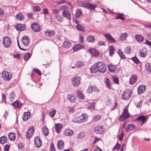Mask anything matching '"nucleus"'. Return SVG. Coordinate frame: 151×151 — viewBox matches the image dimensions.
Returning a JSON list of instances; mask_svg holds the SVG:
<instances>
[{
	"mask_svg": "<svg viewBox=\"0 0 151 151\" xmlns=\"http://www.w3.org/2000/svg\"><path fill=\"white\" fill-rule=\"evenodd\" d=\"M76 66L78 68H81L84 65V63L83 62L79 61L78 62L76 65Z\"/></svg>",
	"mask_w": 151,
	"mask_h": 151,
	"instance_id": "nucleus-41",
	"label": "nucleus"
},
{
	"mask_svg": "<svg viewBox=\"0 0 151 151\" xmlns=\"http://www.w3.org/2000/svg\"><path fill=\"white\" fill-rule=\"evenodd\" d=\"M81 78L78 77H74L72 79V83L74 86H78L80 83L81 81Z\"/></svg>",
	"mask_w": 151,
	"mask_h": 151,
	"instance_id": "nucleus-9",
	"label": "nucleus"
},
{
	"mask_svg": "<svg viewBox=\"0 0 151 151\" xmlns=\"http://www.w3.org/2000/svg\"><path fill=\"white\" fill-rule=\"evenodd\" d=\"M89 51L94 57H97L98 56L99 52L97 50L91 48L89 49Z\"/></svg>",
	"mask_w": 151,
	"mask_h": 151,
	"instance_id": "nucleus-16",
	"label": "nucleus"
},
{
	"mask_svg": "<svg viewBox=\"0 0 151 151\" xmlns=\"http://www.w3.org/2000/svg\"><path fill=\"white\" fill-rule=\"evenodd\" d=\"M83 46L81 44H78L74 46L72 49L74 52H76L83 48Z\"/></svg>",
	"mask_w": 151,
	"mask_h": 151,
	"instance_id": "nucleus-20",
	"label": "nucleus"
},
{
	"mask_svg": "<svg viewBox=\"0 0 151 151\" xmlns=\"http://www.w3.org/2000/svg\"><path fill=\"white\" fill-rule=\"evenodd\" d=\"M135 38L136 40L139 42H142L144 40L143 37L140 35H135Z\"/></svg>",
	"mask_w": 151,
	"mask_h": 151,
	"instance_id": "nucleus-35",
	"label": "nucleus"
},
{
	"mask_svg": "<svg viewBox=\"0 0 151 151\" xmlns=\"http://www.w3.org/2000/svg\"><path fill=\"white\" fill-rule=\"evenodd\" d=\"M145 68L148 72H151V64L150 63H147L145 65Z\"/></svg>",
	"mask_w": 151,
	"mask_h": 151,
	"instance_id": "nucleus-43",
	"label": "nucleus"
},
{
	"mask_svg": "<svg viewBox=\"0 0 151 151\" xmlns=\"http://www.w3.org/2000/svg\"><path fill=\"white\" fill-rule=\"evenodd\" d=\"M63 15L68 20L71 19V15L70 13L68 12V10H65L63 11Z\"/></svg>",
	"mask_w": 151,
	"mask_h": 151,
	"instance_id": "nucleus-17",
	"label": "nucleus"
},
{
	"mask_svg": "<svg viewBox=\"0 0 151 151\" xmlns=\"http://www.w3.org/2000/svg\"><path fill=\"white\" fill-rule=\"evenodd\" d=\"M67 98L71 103H74L76 101L75 96L71 94L68 96Z\"/></svg>",
	"mask_w": 151,
	"mask_h": 151,
	"instance_id": "nucleus-31",
	"label": "nucleus"
},
{
	"mask_svg": "<svg viewBox=\"0 0 151 151\" xmlns=\"http://www.w3.org/2000/svg\"><path fill=\"white\" fill-rule=\"evenodd\" d=\"M2 76L3 79L6 81H9L12 77L11 73L10 72L6 71H3Z\"/></svg>",
	"mask_w": 151,
	"mask_h": 151,
	"instance_id": "nucleus-5",
	"label": "nucleus"
},
{
	"mask_svg": "<svg viewBox=\"0 0 151 151\" xmlns=\"http://www.w3.org/2000/svg\"><path fill=\"white\" fill-rule=\"evenodd\" d=\"M31 28L36 32H38L40 30V27L37 23H32L31 25Z\"/></svg>",
	"mask_w": 151,
	"mask_h": 151,
	"instance_id": "nucleus-10",
	"label": "nucleus"
},
{
	"mask_svg": "<svg viewBox=\"0 0 151 151\" xmlns=\"http://www.w3.org/2000/svg\"><path fill=\"white\" fill-rule=\"evenodd\" d=\"M108 67L109 71L112 73L115 72L117 68L116 66L112 63H110L108 65Z\"/></svg>",
	"mask_w": 151,
	"mask_h": 151,
	"instance_id": "nucleus-13",
	"label": "nucleus"
},
{
	"mask_svg": "<svg viewBox=\"0 0 151 151\" xmlns=\"http://www.w3.org/2000/svg\"><path fill=\"white\" fill-rule=\"evenodd\" d=\"M116 19H120L122 20H124L125 19L124 17V15L122 14L117 13L116 17H115Z\"/></svg>",
	"mask_w": 151,
	"mask_h": 151,
	"instance_id": "nucleus-40",
	"label": "nucleus"
},
{
	"mask_svg": "<svg viewBox=\"0 0 151 151\" xmlns=\"http://www.w3.org/2000/svg\"><path fill=\"white\" fill-rule=\"evenodd\" d=\"M137 79V76L136 75L132 76L130 78V83L131 85L134 84L136 81Z\"/></svg>",
	"mask_w": 151,
	"mask_h": 151,
	"instance_id": "nucleus-30",
	"label": "nucleus"
},
{
	"mask_svg": "<svg viewBox=\"0 0 151 151\" xmlns=\"http://www.w3.org/2000/svg\"><path fill=\"white\" fill-rule=\"evenodd\" d=\"M118 53L121 59H126V57L120 50H119Z\"/></svg>",
	"mask_w": 151,
	"mask_h": 151,
	"instance_id": "nucleus-49",
	"label": "nucleus"
},
{
	"mask_svg": "<svg viewBox=\"0 0 151 151\" xmlns=\"http://www.w3.org/2000/svg\"><path fill=\"white\" fill-rule=\"evenodd\" d=\"M124 52L126 54H130L131 52V50L130 47H127L124 49Z\"/></svg>",
	"mask_w": 151,
	"mask_h": 151,
	"instance_id": "nucleus-50",
	"label": "nucleus"
},
{
	"mask_svg": "<svg viewBox=\"0 0 151 151\" xmlns=\"http://www.w3.org/2000/svg\"><path fill=\"white\" fill-rule=\"evenodd\" d=\"M136 128L135 126L132 124H129L126 127L125 130L127 132L135 129Z\"/></svg>",
	"mask_w": 151,
	"mask_h": 151,
	"instance_id": "nucleus-19",
	"label": "nucleus"
},
{
	"mask_svg": "<svg viewBox=\"0 0 151 151\" xmlns=\"http://www.w3.org/2000/svg\"><path fill=\"white\" fill-rule=\"evenodd\" d=\"M94 130L95 132L97 134H101L103 133L104 129L102 126H97L95 128Z\"/></svg>",
	"mask_w": 151,
	"mask_h": 151,
	"instance_id": "nucleus-18",
	"label": "nucleus"
},
{
	"mask_svg": "<svg viewBox=\"0 0 151 151\" xmlns=\"http://www.w3.org/2000/svg\"><path fill=\"white\" fill-rule=\"evenodd\" d=\"M77 95L80 99H83L84 95L81 91H78L77 92Z\"/></svg>",
	"mask_w": 151,
	"mask_h": 151,
	"instance_id": "nucleus-48",
	"label": "nucleus"
},
{
	"mask_svg": "<svg viewBox=\"0 0 151 151\" xmlns=\"http://www.w3.org/2000/svg\"><path fill=\"white\" fill-rule=\"evenodd\" d=\"M92 86L90 85L88 87L87 90L88 93H91L93 92Z\"/></svg>",
	"mask_w": 151,
	"mask_h": 151,
	"instance_id": "nucleus-58",
	"label": "nucleus"
},
{
	"mask_svg": "<svg viewBox=\"0 0 151 151\" xmlns=\"http://www.w3.org/2000/svg\"><path fill=\"white\" fill-rule=\"evenodd\" d=\"M45 34L48 36H51L55 35V31L54 30H48L45 32Z\"/></svg>",
	"mask_w": 151,
	"mask_h": 151,
	"instance_id": "nucleus-32",
	"label": "nucleus"
},
{
	"mask_svg": "<svg viewBox=\"0 0 151 151\" xmlns=\"http://www.w3.org/2000/svg\"><path fill=\"white\" fill-rule=\"evenodd\" d=\"M129 114L127 109L126 108H124L122 115L119 117V121L122 122L127 119L129 118Z\"/></svg>",
	"mask_w": 151,
	"mask_h": 151,
	"instance_id": "nucleus-2",
	"label": "nucleus"
},
{
	"mask_svg": "<svg viewBox=\"0 0 151 151\" xmlns=\"http://www.w3.org/2000/svg\"><path fill=\"white\" fill-rule=\"evenodd\" d=\"M127 36V34L126 33H124L121 34L119 37V40L120 41H123L126 39V37Z\"/></svg>",
	"mask_w": 151,
	"mask_h": 151,
	"instance_id": "nucleus-36",
	"label": "nucleus"
},
{
	"mask_svg": "<svg viewBox=\"0 0 151 151\" xmlns=\"http://www.w3.org/2000/svg\"><path fill=\"white\" fill-rule=\"evenodd\" d=\"M131 90L128 89L126 90L123 93L122 96V99L125 100H128L131 96Z\"/></svg>",
	"mask_w": 151,
	"mask_h": 151,
	"instance_id": "nucleus-4",
	"label": "nucleus"
},
{
	"mask_svg": "<svg viewBox=\"0 0 151 151\" xmlns=\"http://www.w3.org/2000/svg\"><path fill=\"white\" fill-rule=\"evenodd\" d=\"M124 136V133L123 132H122L121 134H119V138L120 140H122Z\"/></svg>",
	"mask_w": 151,
	"mask_h": 151,
	"instance_id": "nucleus-63",
	"label": "nucleus"
},
{
	"mask_svg": "<svg viewBox=\"0 0 151 151\" xmlns=\"http://www.w3.org/2000/svg\"><path fill=\"white\" fill-rule=\"evenodd\" d=\"M146 88V86L145 85H140L137 88L138 93L140 94L143 93L145 91Z\"/></svg>",
	"mask_w": 151,
	"mask_h": 151,
	"instance_id": "nucleus-15",
	"label": "nucleus"
},
{
	"mask_svg": "<svg viewBox=\"0 0 151 151\" xmlns=\"http://www.w3.org/2000/svg\"><path fill=\"white\" fill-rule=\"evenodd\" d=\"M131 59L136 64H139V61L137 58L135 56L134 57L131 58Z\"/></svg>",
	"mask_w": 151,
	"mask_h": 151,
	"instance_id": "nucleus-52",
	"label": "nucleus"
},
{
	"mask_svg": "<svg viewBox=\"0 0 151 151\" xmlns=\"http://www.w3.org/2000/svg\"><path fill=\"white\" fill-rule=\"evenodd\" d=\"M99 72L104 73L107 70L105 63L102 62H99L96 63Z\"/></svg>",
	"mask_w": 151,
	"mask_h": 151,
	"instance_id": "nucleus-1",
	"label": "nucleus"
},
{
	"mask_svg": "<svg viewBox=\"0 0 151 151\" xmlns=\"http://www.w3.org/2000/svg\"><path fill=\"white\" fill-rule=\"evenodd\" d=\"M55 18L57 21L60 22H62L63 21V18L60 15H57L55 16Z\"/></svg>",
	"mask_w": 151,
	"mask_h": 151,
	"instance_id": "nucleus-51",
	"label": "nucleus"
},
{
	"mask_svg": "<svg viewBox=\"0 0 151 151\" xmlns=\"http://www.w3.org/2000/svg\"><path fill=\"white\" fill-rule=\"evenodd\" d=\"M104 36L106 38L109 42H115L116 41L115 39L111 36L110 34H105L104 35Z\"/></svg>",
	"mask_w": 151,
	"mask_h": 151,
	"instance_id": "nucleus-11",
	"label": "nucleus"
},
{
	"mask_svg": "<svg viewBox=\"0 0 151 151\" xmlns=\"http://www.w3.org/2000/svg\"><path fill=\"white\" fill-rule=\"evenodd\" d=\"M31 54L30 53H28L25 54L24 57V59L25 60H27L30 57Z\"/></svg>",
	"mask_w": 151,
	"mask_h": 151,
	"instance_id": "nucleus-54",
	"label": "nucleus"
},
{
	"mask_svg": "<svg viewBox=\"0 0 151 151\" xmlns=\"http://www.w3.org/2000/svg\"><path fill=\"white\" fill-rule=\"evenodd\" d=\"M120 145L119 144H117L115 145L114 147V148L113 149H116L117 150H118L119 149L120 147Z\"/></svg>",
	"mask_w": 151,
	"mask_h": 151,
	"instance_id": "nucleus-64",
	"label": "nucleus"
},
{
	"mask_svg": "<svg viewBox=\"0 0 151 151\" xmlns=\"http://www.w3.org/2000/svg\"><path fill=\"white\" fill-rule=\"evenodd\" d=\"M101 116L100 115H96L95 116L93 119V120L95 122H96L100 119Z\"/></svg>",
	"mask_w": 151,
	"mask_h": 151,
	"instance_id": "nucleus-53",
	"label": "nucleus"
},
{
	"mask_svg": "<svg viewBox=\"0 0 151 151\" xmlns=\"http://www.w3.org/2000/svg\"><path fill=\"white\" fill-rule=\"evenodd\" d=\"M74 133L73 131L70 129H66L64 132V134L67 136H70L72 135Z\"/></svg>",
	"mask_w": 151,
	"mask_h": 151,
	"instance_id": "nucleus-22",
	"label": "nucleus"
},
{
	"mask_svg": "<svg viewBox=\"0 0 151 151\" xmlns=\"http://www.w3.org/2000/svg\"><path fill=\"white\" fill-rule=\"evenodd\" d=\"M90 71L92 73L99 72L96 63L95 65H93L90 68Z\"/></svg>",
	"mask_w": 151,
	"mask_h": 151,
	"instance_id": "nucleus-25",
	"label": "nucleus"
},
{
	"mask_svg": "<svg viewBox=\"0 0 151 151\" xmlns=\"http://www.w3.org/2000/svg\"><path fill=\"white\" fill-rule=\"evenodd\" d=\"M58 148L60 150H62L64 149V142L62 140H59L57 144Z\"/></svg>",
	"mask_w": 151,
	"mask_h": 151,
	"instance_id": "nucleus-24",
	"label": "nucleus"
},
{
	"mask_svg": "<svg viewBox=\"0 0 151 151\" xmlns=\"http://www.w3.org/2000/svg\"><path fill=\"white\" fill-rule=\"evenodd\" d=\"M72 122L74 123L79 124L78 119V117L73 119L72 120Z\"/></svg>",
	"mask_w": 151,
	"mask_h": 151,
	"instance_id": "nucleus-61",
	"label": "nucleus"
},
{
	"mask_svg": "<svg viewBox=\"0 0 151 151\" xmlns=\"http://www.w3.org/2000/svg\"><path fill=\"white\" fill-rule=\"evenodd\" d=\"M35 145L37 147H40L42 145V142L40 137L37 136L35 138Z\"/></svg>",
	"mask_w": 151,
	"mask_h": 151,
	"instance_id": "nucleus-12",
	"label": "nucleus"
},
{
	"mask_svg": "<svg viewBox=\"0 0 151 151\" xmlns=\"http://www.w3.org/2000/svg\"><path fill=\"white\" fill-rule=\"evenodd\" d=\"M22 104L16 101L12 103L13 105L15 107L17 108H19L22 105Z\"/></svg>",
	"mask_w": 151,
	"mask_h": 151,
	"instance_id": "nucleus-47",
	"label": "nucleus"
},
{
	"mask_svg": "<svg viewBox=\"0 0 151 151\" xmlns=\"http://www.w3.org/2000/svg\"><path fill=\"white\" fill-rule=\"evenodd\" d=\"M87 40L88 42H93L95 41V38L93 36L89 35L87 37Z\"/></svg>",
	"mask_w": 151,
	"mask_h": 151,
	"instance_id": "nucleus-37",
	"label": "nucleus"
},
{
	"mask_svg": "<svg viewBox=\"0 0 151 151\" xmlns=\"http://www.w3.org/2000/svg\"><path fill=\"white\" fill-rule=\"evenodd\" d=\"M84 136V134L83 133H80L77 135V137L78 139H81Z\"/></svg>",
	"mask_w": 151,
	"mask_h": 151,
	"instance_id": "nucleus-57",
	"label": "nucleus"
},
{
	"mask_svg": "<svg viewBox=\"0 0 151 151\" xmlns=\"http://www.w3.org/2000/svg\"><path fill=\"white\" fill-rule=\"evenodd\" d=\"M105 83L109 88L110 87V83L109 82V80L108 79H107L106 80Z\"/></svg>",
	"mask_w": 151,
	"mask_h": 151,
	"instance_id": "nucleus-62",
	"label": "nucleus"
},
{
	"mask_svg": "<svg viewBox=\"0 0 151 151\" xmlns=\"http://www.w3.org/2000/svg\"><path fill=\"white\" fill-rule=\"evenodd\" d=\"M114 48L113 46L111 45L109 47V54L110 56H112L114 54Z\"/></svg>",
	"mask_w": 151,
	"mask_h": 151,
	"instance_id": "nucleus-45",
	"label": "nucleus"
},
{
	"mask_svg": "<svg viewBox=\"0 0 151 151\" xmlns=\"http://www.w3.org/2000/svg\"><path fill=\"white\" fill-rule=\"evenodd\" d=\"M42 130L43 133L45 136H47L48 135L49 129L45 126H44L42 127Z\"/></svg>",
	"mask_w": 151,
	"mask_h": 151,
	"instance_id": "nucleus-29",
	"label": "nucleus"
},
{
	"mask_svg": "<svg viewBox=\"0 0 151 151\" xmlns=\"http://www.w3.org/2000/svg\"><path fill=\"white\" fill-rule=\"evenodd\" d=\"M8 137L11 140H14L15 139L16 134L13 132H11L8 134Z\"/></svg>",
	"mask_w": 151,
	"mask_h": 151,
	"instance_id": "nucleus-34",
	"label": "nucleus"
},
{
	"mask_svg": "<svg viewBox=\"0 0 151 151\" xmlns=\"http://www.w3.org/2000/svg\"><path fill=\"white\" fill-rule=\"evenodd\" d=\"M71 44L70 41H65L63 44V47L66 48H68L70 47Z\"/></svg>",
	"mask_w": 151,
	"mask_h": 151,
	"instance_id": "nucleus-27",
	"label": "nucleus"
},
{
	"mask_svg": "<svg viewBox=\"0 0 151 151\" xmlns=\"http://www.w3.org/2000/svg\"><path fill=\"white\" fill-rule=\"evenodd\" d=\"M15 97V94L14 92L10 93L9 96V98L11 102H12L14 100V99Z\"/></svg>",
	"mask_w": 151,
	"mask_h": 151,
	"instance_id": "nucleus-46",
	"label": "nucleus"
},
{
	"mask_svg": "<svg viewBox=\"0 0 151 151\" xmlns=\"http://www.w3.org/2000/svg\"><path fill=\"white\" fill-rule=\"evenodd\" d=\"M113 80L114 82L118 84L119 83V80L118 78L115 77L114 76H113Z\"/></svg>",
	"mask_w": 151,
	"mask_h": 151,
	"instance_id": "nucleus-60",
	"label": "nucleus"
},
{
	"mask_svg": "<svg viewBox=\"0 0 151 151\" xmlns=\"http://www.w3.org/2000/svg\"><path fill=\"white\" fill-rule=\"evenodd\" d=\"M15 27L17 30L21 31L25 29V25L24 24H18Z\"/></svg>",
	"mask_w": 151,
	"mask_h": 151,
	"instance_id": "nucleus-23",
	"label": "nucleus"
},
{
	"mask_svg": "<svg viewBox=\"0 0 151 151\" xmlns=\"http://www.w3.org/2000/svg\"><path fill=\"white\" fill-rule=\"evenodd\" d=\"M22 41L23 44L24 45L27 47L28 49L30 47L29 46V37L26 36H24L23 37L22 39Z\"/></svg>",
	"mask_w": 151,
	"mask_h": 151,
	"instance_id": "nucleus-6",
	"label": "nucleus"
},
{
	"mask_svg": "<svg viewBox=\"0 0 151 151\" xmlns=\"http://www.w3.org/2000/svg\"><path fill=\"white\" fill-rule=\"evenodd\" d=\"M62 127V125L61 124L58 123L56 124L55 125V128L56 131L58 133H59L60 130L61 129Z\"/></svg>",
	"mask_w": 151,
	"mask_h": 151,
	"instance_id": "nucleus-33",
	"label": "nucleus"
},
{
	"mask_svg": "<svg viewBox=\"0 0 151 151\" xmlns=\"http://www.w3.org/2000/svg\"><path fill=\"white\" fill-rule=\"evenodd\" d=\"M82 6L92 10H94L97 7V5L95 4H92L90 3H85L83 4H82Z\"/></svg>",
	"mask_w": 151,
	"mask_h": 151,
	"instance_id": "nucleus-8",
	"label": "nucleus"
},
{
	"mask_svg": "<svg viewBox=\"0 0 151 151\" xmlns=\"http://www.w3.org/2000/svg\"><path fill=\"white\" fill-rule=\"evenodd\" d=\"M56 110L55 109H54L49 113V114L51 116L53 117L54 116Z\"/></svg>",
	"mask_w": 151,
	"mask_h": 151,
	"instance_id": "nucleus-55",
	"label": "nucleus"
},
{
	"mask_svg": "<svg viewBox=\"0 0 151 151\" xmlns=\"http://www.w3.org/2000/svg\"><path fill=\"white\" fill-rule=\"evenodd\" d=\"M2 41L3 44L5 47H8L10 46L11 41L10 38L8 37H3L2 39Z\"/></svg>",
	"mask_w": 151,
	"mask_h": 151,
	"instance_id": "nucleus-3",
	"label": "nucleus"
},
{
	"mask_svg": "<svg viewBox=\"0 0 151 151\" xmlns=\"http://www.w3.org/2000/svg\"><path fill=\"white\" fill-rule=\"evenodd\" d=\"M16 17L19 20H24V15L21 13L18 14L16 15Z\"/></svg>",
	"mask_w": 151,
	"mask_h": 151,
	"instance_id": "nucleus-39",
	"label": "nucleus"
},
{
	"mask_svg": "<svg viewBox=\"0 0 151 151\" xmlns=\"http://www.w3.org/2000/svg\"><path fill=\"white\" fill-rule=\"evenodd\" d=\"M34 127H32L28 129L26 135L27 138H29L31 137L34 132Z\"/></svg>",
	"mask_w": 151,
	"mask_h": 151,
	"instance_id": "nucleus-14",
	"label": "nucleus"
},
{
	"mask_svg": "<svg viewBox=\"0 0 151 151\" xmlns=\"http://www.w3.org/2000/svg\"><path fill=\"white\" fill-rule=\"evenodd\" d=\"M82 14V12L80 9H77L75 14V16L76 18H78Z\"/></svg>",
	"mask_w": 151,
	"mask_h": 151,
	"instance_id": "nucleus-42",
	"label": "nucleus"
},
{
	"mask_svg": "<svg viewBox=\"0 0 151 151\" xmlns=\"http://www.w3.org/2000/svg\"><path fill=\"white\" fill-rule=\"evenodd\" d=\"M137 121H139L140 122H142V124H143L144 122L147 121L145 116H139L137 118Z\"/></svg>",
	"mask_w": 151,
	"mask_h": 151,
	"instance_id": "nucleus-28",
	"label": "nucleus"
},
{
	"mask_svg": "<svg viewBox=\"0 0 151 151\" xmlns=\"http://www.w3.org/2000/svg\"><path fill=\"white\" fill-rule=\"evenodd\" d=\"M30 117V113L29 112H26L24 113L23 116L22 118L24 121H27Z\"/></svg>",
	"mask_w": 151,
	"mask_h": 151,
	"instance_id": "nucleus-26",
	"label": "nucleus"
},
{
	"mask_svg": "<svg viewBox=\"0 0 151 151\" xmlns=\"http://www.w3.org/2000/svg\"><path fill=\"white\" fill-rule=\"evenodd\" d=\"M33 9L34 11L39 12L41 10L40 7L38 6H34L33 7Z\"/></svg>",
	"mask_w": 151,
	"mask_h": 151,
	"instance_id": "nucleus-56",
	"label": "nucleus"
},
{
	"mask_svg": "<svg viewBox=\"0 0 151 151\" xmlns=\"http://www.w3.org/2000/svg\"><path fill=\"white\" fill-rule=\"evenodd\" d=\"M76 27L78 30L82 31L83 32L85 31L84 27L80 24H78L76 26Z\"/></svg>",
	"mask_w": 151,
	"mask_h": 151,
	"instance_id": "nucleus-44",
	"label": "nucleus"
},
{
	"mask_svg": "<svg viewBox=\"0 0 151 151\" xmlns=\"http://www.w3.org/2000/svg\"><path fill=\"white\" fill-rule=\"evenodd\" d=\"M95 103H93L92 104H91L89 106V109H93L94 110L95 107Z\"/></svg>",
	"mask_w": 151,
	"mask_h": 151,
	"instance_id": "nucleus-59",
	"label": "nucleus"
},
{
	"mask_svg": "<svg viewBox=\"0 0 151 151\" xmlns=\"http://www.w3.org/2000/svg\"><path fill=\"white\" fill-rule=\"evenodd\" d=\"M7 142L6 138L5 136H3L0 138V142L2 144H4L6 143Z\"/></svg>",
	"mask_w": 151,
	"mask_h": 151,
	"instance_id": "nucleus-38",
	"label": "nucleus"
},
{
	"mask_svg": "<svg viewBox=\"0 0 151 151\" xmlns=\"http://www.w3.org/2000/svg\"><path fill=\"white\" fill-rule=\"evenodd\" d=\"M140 55L142 57L145 58L147 55V49L145 47H143L140 51Z\"/></svg>",
	"mask_w": 151,
	"mask_h": 151,
	"instance_id": "nucleus-21",
	"label": "nucleus"
},
{
	"mask_svg": "<svg viewBox=\"0 0 151 151\" xmlns=\"http://www.w3.org/2000/svg\"><path fill=\"white\" fill-rule=\"evenodd\" d=\"M88 116L85 114H83L78 117L79 123L85 122L88 121Z\"/></svg>",
	"mask_w": 151,
	"mask_h": 151,
	"instance_id": "nucleus-7",
	"label": "nucleus"
}]
</instances>
